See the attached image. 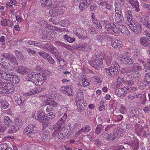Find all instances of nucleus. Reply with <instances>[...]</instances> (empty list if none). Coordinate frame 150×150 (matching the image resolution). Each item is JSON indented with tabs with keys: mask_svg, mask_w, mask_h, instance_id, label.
I'll return each instance as SVG.
<instances>
[{
	"mask_svg": "<svg viewBox=\"0 0 150 150\" xmlns=\"http://www.w3.org/2000/svg\"><path fill=\"white\" fill-rule=\"evenodd\" d=\"M129 53L127 52L123 51L122 52L120 60L122 63L128 65L132 64L134 63L133 59L129 57Z\"/></svg>",
	"mask_w": 150,
	"mask_h": 150,
	"instance_id": "nucleus-1",
	"label": "nucleus"
},
{
	"mask_svg": "<svg viewBox=\"0 0 150 150\" xmlns=\"http://www.w3.org/2000/svg\"><path fill=\"white\" fill-rule=\"evenodd\" d=\"M71 127L69 124H66L64 127H63L59 131L57 136L58 138L62 139L68 134Z\"/></svg>",
	"mask_w": 150,
	"mask_h": 150,
	"instance_id": "nucleus-2",
	"label": "nucleus"
},
{
	"mask_svg": "<svg viewBox=\"0 0 150 150\" xmlns=\"http://www.w3.org/2000/svg\"><path fill=\"white\" fill-rule=\"evenodd\" d=\"M105 26V32L109 34H112L113 33L117 32L118 30L116 26L113 23H110L106 21L104 23Z\"/></svg>",
	"mask_w": 150,
	"mask_h": 150,
	"instance_id": "nucleus-3",
	"label": "nucleus"
},
{
	"mask_svg": "<svg viewBox=\"0 0 150 150\" xmlns=\"http://www.w3.org/2000/svg\"><path fill=\"white\" fill-rule=\"evenodd\" d=\"M66 120L60 118L56 123L54 126L53 129H55L52 133V136H54L57 134L59 130L64 127Z\"/></svg>",
	"mask_w": 150,
	"mask_h": 150,
	"instance_id": "nucleus-4",
	"label": "nucleus"
},
{
	"mask_svg": "<svg viewBox=\"0 0 150 150\" xmlns=\"http://www.w3.org/2000/svg\"><path fill=\"white\" fill-rule=\"evenodd\" d=\"M37 127L34 125H30L28 126L24 129L23 133L27 136L33 137L37 132Z\"/></svg>",
	"mask_w": 150,
	"mask_h": 150,
	"instance_id": "nucleus-5",
	"label": "nucleus"
},
{
	"mask_svg": "<svg viewBox=\"0 0 150 150\" xmlns=\"http://www.w3.org/2000/svg\"><path fill=\"white\" fill-rule=\"evenodd\" d=\"M0 86L4 87L5 89V93L9 94L13 93L15 89L14 86L12 83L8 81H4L3 83H0Z\"/></svg>",
	"mask_w": 150,
	"mask_h": 150,
	"instance_id": "nucleus-6",
	"label": "nucleus"
},
{
	"mask_svg": "<svg viewBox=\"0 0 150 150\" xmlns=\"http://www.w3.org/2000/svg\"><path fill=\"white\" fill-rule=\"evenodd\" d=\"M63 2L62 1H57L55 2L54 5V8L57 9L59 14L62 15L64 14L66 8L64 6L63 4Z\"/></svg>",
	"mask_w": 150,
	"mask_h": 150,
	"instance_id": "nucleus-7",
	"label": "nucleus"
},
{
	"mask_svg": "<svg viewBox=\"0 0 150 150\" xmlns=\"http://www.w3.org/2000/svg\"><path fill=\"white\" fill-rule=\"evenodd\" d=\"M103 58L101 56H98L95 57V58L89 61V64L92 67H97L99 66L100 64L103 63Z\"/></svg>",
	"mask_w": 150,
	"mask_h": 150,
	"instance_id": "nucleus-8",
	"label": "nucleus"
},
{
	"mask_svg": "<svg viewBox=\"0 0 150 150\" xmlns=\"http://www.w3.org/2000/svg\"><path fill=\"white\" fill-rule=\"evenodd\" d=\"M118 30L117 32L115 33H119L120 32L122 33L124 35H128L130 34V32L127 29V27L125 26L120 25H117L116 27Z\"/></svg>",
	"mask_w": 150,
	"mask_h": 150,
	"instance_id": "nucleus-9",
	"label": "nucleus"
},
{
	"mask_svg": "<svg viewBox=\"0 0 150 150\" xmlns=\"http://www.w3.org/2000/svg\"><path fill=\"white\" fill-rule=\"evenodd\" d=\"M68 109L65 107H62L59 110L57 113L58 116L60 117L62 115L63 116L61 118L66 120L68 117Z\"/></svg>",
	"mask_w": 150,
	"mask_h": 150,
	"instance_id": "nucleus-10",
	"label": "nucleus"
},
{
	"mask_svg": "<svg viewBox=\"0 0 150 150\" xmlns=\"http://www.w3.org/2000/svg\"><path fill=\"white\" fill-rule=\"evenodd\" d=\"M22 125L21 120L16 119L14 120L13 125L11 127V129L14 132L17 131L21 127Z\"/></svg>",
	"mask_w": 150,
	"mask_h": 150,
	"instance_id": "nucleus-11",
	"label": "nucleus"
},
{
	"mask_svg": "<svg viewBox=\"0 0 150 150\" xmlns=\"http://www.w3.org/2000/svg\"><path fill=\"white\" fill-rule=\"evenodd\" d=\"M105 70L108 75L113 78L116 77L118 73V70L112 68L110 67L105 68Z\"/></svg>",
	"mask_w": 150,
	"mask_h": 150,
	"instance_id": "nucleus-12",
	"label": "nucleus"
},
{
	"mask_svg": "<svg viewBox=\"0 0 150 150\" xmlns=\"http://www.w3.org/2000/svg\"><path fill=\"white\" fill-rule=\"evenodd\" d=\"M132 25H129V27L135 33L138 34L142 32V28L140 24L137 25L134 23Z\"/></svg>",
	"mask_w": 150,
	"mask_h": 150,
	"instance_id": "nucleus-13",
	"label": "nucleus"
},
{
	"mask_svg": "<svg viewBox=\"0 0 150 150\" xmlns=\"http://www.w3.org/2000/svg\"><path fill=\"white\" fill-rule=\"evenodd\" d=\"M80 30H81V33L79 34L76 32L74 33L78 38L81 40H87L88 39V35L86 33V32L84 29H81Z\"/></svg>",
	"mask_w": 150,
	"mask_h": 150,
	"instance_id": "nucleus-14",
	"label": "nucleus"
},
{
	"mask_svg": "<svg viewBox=\"0 0 150 150\" xmlns=\"http://www.w3.org/2000/svg\"><path fill=\"white\" fill-rule=\"evenodd\" d=\"M76 105L80 110H83L86 108V103L83 99H80L79 100H75Z\"/></svg>",
	"mask_w": 150,
	"mask_h": 150,
	"instance_id": "nucleus-15",
	"label": "nucleus"
},
{
	"mask_svg": "<svg viewBox=\"0 0 150 150\" xmlns=\"http://www.w3.org/2000/svg\"><path fill=\"white\" fill-rule=\"evenodd\" d=\"M91 45L88 43H85L79 44L77 46V47L79 50L84 51H89L91 50Z\"/></svg>",
	"mask_w": 150,
	"mask_h": 150,
	"instance_id": "nucleus-16",
	"label": "nucleus"
},
{
	"mask_svg": "<svg viewBox=\"0 0 150 150\" xmlns=\"http://www.w3.org/2000/svg\"><path fill=\"white\" fill-rule=\"evenodd\" d=\"M71 86L67 85L65 87H63L62 88V91L66 95L71 96L72 94Z\"/></svg>",
	"mask_w": 150,
	"mask_h": 150,
	"instance_id": "nucleus-17",
	"label": "nucleus"
},
{
	"mask_svg": "<svg viewBox=\"0 0 150 150\" xmlns=\"http://www.w3.org/2000/svg\"><path fill=\"white\" fill-rule=\"evenodd\" d=\"M130 4L135 11L138 12L140 11L139 4L137 0H126Z\"/></svg>",
	"mask_w": 150,
	"mask_h": 150,
	"instance_id": "nucleus-18",
	"label": "nucleus"
},
{
	"mask_svg": "<svg viewBox=\"0 0 150 150\" xmlns=\"http://www.w3.org/2000/svg\"><path fill=\"white\" fill-rule=\"evenodd\" d=\"M36 75L37 79H36V83L39 85H41L45 81L46 78L44 75L40 74H37Z\"/></svg>",
	"mask_w": 150,
	"mask_h": 150,
	"instance_id": "nucleus-19",
	"label": "nucleus"
},
{
	"mask_svg": "<svg viewBox=\"0 0 150 150\" xmlns=\"http://www.w3.org/2000/svg\"><path fill=\"white\" fill-rule=\"evenodd\" d=\"M44 49L47 50L52 53H54L56 51L55 48L50 42L44 43Z\"/></svg>",
	"mask_w": 150,
	"mask_h": 150,
	"instance_id": "nucleus-20",
	"label": "nucleus"
},
{
	"mask_svg": "<svg viewBox=\"0 0 150 150\" xmlns=\"http://www.w3.org/2000/svg\"><path fill=\"white\" fill-rule=\"evenodd\" d=\"M16 70L18 73L21 74H26L30 71L28 68L22 66L17 67Z\"/></svg>",
	"mask_w": 150,
	"mask_h": 150,
	"instance_id": "nucleus-21",
	"label": "nucleus"
},
{
	"mask_svg": "<svg viewBox=\"0 0 150 150\" xmlns=\"http://www.w3.org/2000/svg\"><path fill=\"white\" fill-rule=\"evenodd\" d=\"M111 45L112 47L115 48H120L122 47L123 46L122 42L117 39L112 42Z\"/></svg>",
	"mask_w": 150,
	"mask_h": 150,
	"instance_id": "nucleus-22",
	"label": "nucleus"
},
{
	"mask_svg": "<svg viewBox=\"0 0 150 150\" xmlns=\"http://www.w3.org/2000/svg\"><path fill=\"white\" fill-rule=\"evenodd\" d=\"M148 40V39L146 37H142L139 39V42L140 44L144 47H149L150 46V43Z\"/></svg>",
	"mask_w": 150,
	"mask_h": 150,
	"instance_id": "nucleus-23",
	"label": "nucleus"
},
{
	"mask_svg": "<svg viewBox=\"0 0 150 150\" xmlns=\"http://www.w3.org/2000/svg\"><path fill=\"white\" fill-rule=\"evenodd\" d=\"M36 74L31 73L26 76V79L27 80L32 82L34 84H36Z\"/></svg>",
	"mask_w": 150,
	"mask_h": 150,
	"instance_id": "nucleus-24",
	"label": "nucleus"
},
{
	"mask_svg": "<svg viewBox=\"0 0 150 150\" xmlns=\"http://www.w3.org/2000/svg\"><path fill=\"white\" fill-rule=\"evenodd\" d=\"M45 105H49L54 107H57L58 106L57 103L51 98H48L44 100Z\"/></svg>",
	"mask_w": 150,
	"mask_h": 150,
	"instance_id": "nucleus-25",
	"label": "nucleus"
},
{
	"mask_svg": "<svg viewBox=\"0 0 150 150\" xmlns=\"http://www.w3.org/2000/svg\"><path fill=\"white\" fill-rule=\"evenodd\" d=\"M15 102L19 105H23L25 99L22 96L20 95L16 96L15 98Z\"/></svg>",
	"mask_w": 150,
	"mask_h": 150,
	"instance_id": "nucleus-26",
	"label": "nucleus"
},
{
	"mask_svg": "<svg viewBox=\"0 0 150 150\" xmlns=\"http://www.w3.org/2000/svg\"><path fill=\"white\" fill-rule=\"evenodd\" d=\"M40 134L41 138L43 139V141H45L47 139H48L49 134L48 131L46 130H43Z\"/></svg>",
	"mask_w": 150,
	"mask_h": 150,
	"instance_id": "nucleus-27",
	"label": "nucleus"
},
{
	"mask_svg": "<svg viewBox=\"0 0 150 150\" xmlns=\"http://www.w3.org/2000/svg\"><path fill=\"white\" fill-rule=\"evenodd\" d=\"M115 93L117 96L121 97L124 96L126 92L124 88H120L116 89Z\"/></svg>",
	"mask_w": 150,
	"mask_h": 150,
	"instance_id": "nucleus-28",
	"label": "nucleus"
},
{
	"mask_svg": "<svg viewBox=\"0 0 150 150\" xmlns=\"http://www.w3.org/2000/svg\"><path fill=\"white\" fill-rule=\"evenodd\" d=\"M106 139L108 141L110 142H114L117 140L115 136V134L112 133L109 134L106 137Z\"/></svg>",
	"mask_w": 150,
	"mask_h": 150,
	"instance_id": "nucleus-29",
	"label": "nucleus"
},
{
	"mask_svg": "<svg viewBox=\"0 0 150 150\" xmlns=\"http://www.w3.org/2000/svg\"><path fill=\"white\" fill-rule=\"evenodd\" d=\"M77 94L76 97L75 98V100H79L80 99H82L83 95L82 91L79 89H77L76 91Z\"/></svg>",
	"mask_w": 150,
	"mask_h": 150,
	"instance_id": "nucleus-30",
	"label": "nucleus"
},
{
	"mask_svg": "<svg viewBox=\"0 0 150 150\" xmlns=\"http://www.w3.org/2000/svg\"><path fill=\"white\" fill-rule=\"evenodd\" d=\"M149 131L147 128L142 129L139 134V135L144 137H147L149 135Z\"/></svg>",
	"mask_w": 150,
	"mask_h": 150,
	"instance_id": "nucleus-31",
	"label": "nucleus"
},
{
	"mask_svg": "<svg viewBox=\"0 0 150 150\" xmlns=\"http://www.w3.org/2000/svg\"><path fill=\"white\" fill-rule=\"evenodd\" d=\"M139 112L137 109L132 108L130 111V114L133 117H137L139 116Z\"/></svg>",
	"mask_w": 150,
	"mask_h": 150,
	"instance_id": "nucleus-32",
	"label": "nucleus"
},
{
	"mask_svg": "<svg viewBox=\"0 0 150 150\" xmlns=\"http://www.w3.org/2000/svg\"><path fill=\"white\" fill-rule=\"evenodd\" d=\"M144 81L146 83L145 84V86H149L150 85V73H147L145 75Z\"/></svg>",
	"mask_w": 150,
	"mask_h": 150,
	"instance_id": "nucleus-33",
	"label": "nucleus"
},
{
	"mask_svg": "<svg viewBox=\"0 0 150 150\" xmlns=\"http://www.w3.org/2000/svg\"><path fill=\"white\" fill-rule=\"evenodd\" d=\"M123 129L122 128L118 127L117 129L116 133H115L116 137L120 138L122 135L123 133Z\"/></svg>",
	"mask_w": 150,
	"mask_h": 150,
	"instance_id": "nucleus-34",
	"label": "nucleus"
},
{
	"mask_svg": "<svg viewBox=\"0 0 150 150\" xmlns=\"http://www.w3.org/2000/svg\"><path fill=\"white\" fill-rule=\"evenodd\" d=\"M56 57L58 61L59 62H64V60L61 57L60 53L57 50L55 51L54 53H52Z\"/></svg>",
	"mask_w": 150,
	"mask_h": 150,
	"instance_id": "nucleus-35",
	"label": "nucleus"
},
{
	"mask_svg": "<svg viewBox=\"0 0 150 150\" xmlns=\"http://www.w3.org/2000/svg\"><path fill=\"white\" fill-rule=\"evenodd\" d=\"M12 122V121L8 116H6L4 118V124L7 126L10 125Z\"/></svg>",
	"mask_w": 150,
	"mask_h": 150,
	"instance_id": "nucleus-36",
	"label": "nucleus"
},
{
	"mask_svg": "<svg viewBox=\"0 0 150 150\" xmlns=\"http://www.w3.org/2000/svg\"><path fill=\"white\" fill-rule=\"evenodd\" d=\"M10 81L14 83L17 84L19 82L20 80L17 75L13 74L11 79H10Z\"/></svg>",
	"mask_w": 150,
	"mask_h": 150,
	"instance_id": "nucleus-37",
	"label": "nucleus"
},
{
	"mask_svg": "<svg viewBox=\"0 0 150 150\" xmlns=\"http://www.w3.org/2000/svg\"><path fill=\"white\" fill-rule=\"evenodd\" d=\"M52 3L51 0H43L42 1H41V5L44 6H49L51 5Z\"/></svg>",
	"mask_w": 150,
	"mask_h": 150,
	"instance_id": "nucleus-38",
	"label": "nucleus"
},
{
	"mask_svg": "<svg viewBox=\"0 0 150 150\" xmlns=\"http://www.w3.org/2000/svg\"><path fill=\"white\" fill-rule=\"evenodd\" d=\"M15 54L17 58L20 59H22L24 58V56L20 51L16 50L15 51Z\"/></svg>",
	"mask_w": 150,
	"mask_h": 150,
	"instance_id": "nucleus-39",
	"label": "nucleus"
},
{
	"mask_svg": "<svg viewBox=\"0 0 150 150\" xmlns=\"http://www.w3.org/2000/svg\"><path fill=\"white\" fill-rule=\"evenodd\" d=\"M54 8L52 10H50L49 11L50 15L52 16H58L59 14L57 9Z\"/></svg>",
	"mask_w": 150,
	"mask_h": 150,
	"instance_id": "nucleus-40",
	"label": "nucleus"
},
{
	"mask_svg": "<svg viewBox=\"0 0 150 150\" xmlns=\"http://www.w3.org/2000/svg\"><path fill=\"white\" fill-rule=\"evenodd\" d=\"M4 78V79H5L7 81H10V79H11L13 74L12 73H8V74L5 73Z\"/></svg>",
	"mask_w": 150,
	"mask_h": 150,
	"instance_id": "nucleus-41",
	"label": "nucleus"
},
{
	"mask_svg": "<svg viewBox=\"0 0 150 150\" xmlns=\"http://www.w3.org/2000/svg\"><path fill=\"white\" fill-rule=\"evenodd\" d=\"M64 38L68 42L70 43L73 42L75 41V38H71L67 35H65L63 36Z\"/></svg>",
	"mask_w": 150,
	"mask_h": 150,
	"instance_id": "nucleus-42",
	"label": "nucleus"
},
{
	"mask_svg": "<svg viewBox=\"0 0 150 150\" xmlns=\"http://www.w3.org/2000/svg\"><path fill=\"white\" fill-rule=\"evenodd\" d=\"M110 67L112 68H113V69L118 70L120 69V66L118 63L116 62H113L111 64Z\"/></svg>",
	"mask_w": 150,
	"mask_h": 150,
	"instance_id": "nucleus-43",
	"label": "nucleus"
},
{
	"mask_svg": "<svg viewBox=\"0 0 150 150\" xmlns=\"http://www.w3.org/2000/svg\"><path fill=\"white\" fill-rule=\"evenodd\" d=\"M135 70L140 71L142 69V68L138 63H134L133 64L132 67Z\"/></svg>",
	"mask_w": 150,
	"mask_h": 150,
	"instance_id": "nucleus-44",
	"label": "nucleus"
},
{
	"mask_svg": "<svg viewBox=\"0 0 150 150\" xmlns=\"http://www.w3.org/2000/svg\"><path fill=\"white\" fill-rule=\"evenodd\" d=\"M88 80L85 78H83L81 80V83H82L81 86H83L84 87H86L87 86H88L89 84L88 82Z\"/></svg>",
	"mask_w": 150,
	"mask_h": 150,
	"instance_id": "nucleus-45",
	"label": "nucleus"
},
{
	"mask_svg": "<svg viewBox=\"0 0 150 150\" xmlns=\"http://www.w3.org/2000/svg\"><path fill=\"white\" fill-rule=\"evenodd\" d=\"M38 53L40 56L45 59H46L47 56H49V54L48 53L44 51L38 52Z\"/></svg>",
	"mask_w": 150,
	"mask_h": 150,
	"instance_id": "nucleus-46",
	"label": "nucleus"
},
{
	"mask_svg": "<svg viewBox=\"0 0 150 150\" xmlns=\"http://www.w3.org/2000/svg\"><path fill=\"white\" fill-rule=\"evenodd\" d=\"M13 55L11 54L8 53H2L1 54V56L7 59H10L11 57Z\"/></svg>",
	"mask_w": 150,
	"mask_h": 150,
	"instance_id": "nucleus-47",
	"label": "nucleus"
},
{
	"mask_svg": "<svg viewBox=\"0 0 150 150\" xmlns=\"http://www.w3.org/2000/svg\"><path fill=\"white\" fill-rule=\"evenodd\" d=\"M101 56L103 58V59H105L107 65H109L110 64L111 62V57L110 56H105L104 57H103L102 56Z\"/></svg>",
	"mask_w": 150,
	"mask_h": 150,
	"instance_id": "nucleus-48",
	"label": "nucleus"
},
{
	"mask_svg": "<svg viewBox=\"0 0 150 150\" xmlns=\"http://www.w3.org/2000/svg\"><path fill=\"white\" fill-rule=\"evenodd\" d=\"M83 2L82 3H80L79 4V7L80 9L81 10H85L87 8V6L86 5V4L85 2L83 1Z\"/></svg>",
	"mask_w": 150,
	"mask_h": 150,
	"instance_id": "nucleus-49",
	"label": "nucleus"
},
{
	"mask_svg": "<svg viewBox=\"0 0 150 150\" xmlns=\"http://www.w3.org/2000/svg\"><path fill=\"white\" fill-rule=\"evenodd\" d=\"M91 128L88 125H86L81 128V130H82L83 132H88L90 131Z\"/></svg>",
	"mask_w": 150,
	"mask_h": 150,
	"instance_id": "nucleus-50",
	"label": "nucleus"
},
{
	"mask_svg": "<svg viewBox=\"0 0 150 150\" xmlns=\"http://www.w3.org/2000/svg\"><path fill=\"white\" fill-rule=\"evenodd\" d=\"M46 59L47 62L51 64H53L54 63V60L49 54V56H47Z\"/></svg>",
	"mask_w": 150,
	"mask_h": 150,
	"instance_id": "nucleus-51",
	"label": "nucleus"
},
{
	"mask_svg": "<svg viewBox=\"0 0 150 150\" xmlns=\"http://www.w3.org/2000/svg\"><path fill=\"white\" fill-rule=\"evenodd\" d=\"M141 127L138 124H136L135 125V129L136 132L139 134L140 132L142 129H141Z\"/></svg>",
	"mask_w": 150,
	"mask_h": 150,
	"instance_id": "nucleus-52",
	"label": "nucleus"
},
{
	"mask_svg": "<svg viewBox=\"0 0 150 150\" xmlns=\"http://www.w3.org/2000/svg\"><path fill=\"white\" fill-rule=\"evenodd\" d=\"M115 10L116 12H117L118 11H121L120 10L121 6L119 3H117L115 2Z\"/></svg>",
	"mask_w": 150,
	"mask_h": 150,
	"instance_id": "nucleus-53",
	"label": "nucleus"
},
{
	"mask_svg": "<svg viewBox=\"0 0 150 150\" xmlns=\"http://www.w3.org/2000/svg\"><path fill=\"white\" fill-rule=\"evenodd\" d=\"M44 116H39L37 115V120H38L40 123H43V120H47V119Z\"/></svg>",
	"mask_w": 150,
	"mask_h": 150,
	"instance_id": "nucleus-54",
	"label": "nucleus"
},
{
	"mask_svg": "<svg viewBox=\"0 0 150 150\" xmlns=\"http://www.w3.org/2000/svg\"><path fill=\"white\" fill-rule=\"evenodd\" d=\"M141 98L140 101L141 103L143 105H144L145 103L146 100V95L145 94H143L142 97L140 98Z\"/></svg>",
	"mask_w": 150,
	"mask_h": 150,
	"instance_id": "nucleus-55",
	"label": "nucleus"
},
{
	"mask_svg": "<svg viewBox=\"0 0 150 150\" xmlns=\"http://www.w3.org/2000/svg\"><path fill=\"white\" fill-rule=\"evenodd\" d=\"M46 117L50 119H53L55 117L54 113L52 112H50L47 114Z\"/></svg>",
	"mask_w": 150,
	"mask_h": 150,
	"instance_id": "nucleus-56",
	"label": "nucleus"
},
{
	"mask_svg": "<svg viewBox=\"0 0 150 150\" xmlns=\"http://www.w3.org/2000/svg\"><path fill=\"white\" fill-rule=\"evenodd\" d=\"M143 94H141L138 92H135L134 93V97L135 98H139L142 97Z\"/></svg>",
	"mask_w": 150,
	"mask_h": 150,
	"instance_id": "nucleus-57",
	"label": "nucleus"
},
{
	"mask_svg": "<svg viewBox=\"0 0 150 150\" xmlns=\"http://www.w3.org/2000/svg\"><path fill=\"white\" fill-rule=\"evenodd\" d=\"M1 104L2 107L4 108V109L7 108L9 106V104L8 102L6 101H4V102Z\"/></svg>",
	"mask_w": 150,
	"mask_h": 150,
	"instance_id": "nucleus-58",
	"label": "nucleus"
},
{
	"mask_svg": "<svg viewBox=\"0 0 150 150\" xmlns=\"http://www.w3.org/2000/svg\"><path fill=\"white\" fill-rule=\"evenodd\" d=\"M115 125L113 124H111L107 126L105 128V131L106 132L109 131L112 128L114 127Z\"/></svg>",
	"mask_w": 150,
	"mask_h": 150,
	"instance_id": "nucleus-59",
	"label": "nucleus"
},
{
	"mask_svg": "<svg viewBox=\"0 0 150 150\" xmlns=\"http://www.w3.org/2000/svg\"><path fill=\"white\" fill-rule=\"evenodd\" d=\"M10 59H9V60H10L11 62L14 64H15L16 65L17 64V62L14 56L12 55Z\"/></svg>",
	"mask_w": 150,
	"mask_h": 150,
	"instance_id": "nucleus-60",
	"label": "nucleus"
},
{
	"mask_svg": "<svg viewBox=\"0 0 150 150\" xmlns=\"http://www.w3.org/2000/svg\"><path fill=\"white\" fill-rule=\"evenodd\" d=\"M95 26L98 29H101L102 28V26L101 24L99 21H97L94 23Z\"/></svg>",
	"mask_w": 150,
	"mask_h": 150,
	"instance_id": "nucleus-61",
	"label": "nucleus"
},
{
	"mask_svg": "<svg viewBox=\"0 0 150 150\" xmlns=\"http://www.w3.org/2000/svg\"><path fill=\"white\" fill-rule=\"evenodd\" d=\"M36 94L34 89L30 90L28 92L25 93L26 96H31Z\"/></svg>",
	"mask_w": 150,
	"mask_h": 150,
	"instance_id": "nucleus-62",
	"label": "nucleus"
},
{
	"mask_svg": "<svg viewBox=\"0 0 150 150\" xmlns=\"http://www.w3.org/2000/svg\"><path fill=\"white\" fill-rule=\"evenodd\" d=\"M34 90L36 94H37L42 92L43 89L40 87H38L34 89Z\"/></svg>",
	"mask_w": 150,
	"mask_h": 150,
	"instance_id": "nucleus-63",
	"label": "nucleus"
},
{
	"mask_svg": "<svg viewBox=\"0 0 150 150\" xmlns=\"http://www.w3.org/2000/svg\"><path fill=\"white\" fill-rule=\"evenodd\" d=\"M143 25H145L147 28L150 29V24L149 22L147 20H144Z\"/></svg>",
	"mask_w": 150,
	"mask_h": 150,
	"instance_id": "nucleus-64",
	"label": "nucleus"
}]
</instances>
